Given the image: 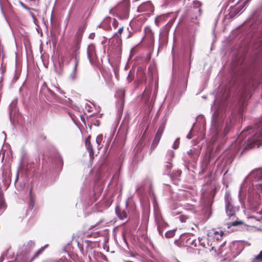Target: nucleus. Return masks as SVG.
<instances>
[{"label": "nucleus", "mask_w": 262, "mask_h": 262, "mask_svg": "<svg viewBox=\"0 0 262 262\" xmlns=\"http://www.w3.org/2000/svg\"><path fill=\"white\" fill-rule=\"evenodd\" d=\"M248 186L247 201L251 210L260 217L255 216L257 221L262 220V169L257 168L252 171L245 179L238 192L241 201L245 196V189Z\"/></svg>", "instance_id": "1"}, {"label": "nucleus", "mask_w": 262, "mask_h": 262, "mask_svg": "<svg viewBox=\"0 0 262 262\" xmlns=\"http://www.w3.org/2000/svg\"><path fill=\"white\" fill-rule=\"evenodd\" d=\"M215 101L216 100L214 101L211 106V109L214 110V112L212 114L211 130L214 135H217L221 129L224 116L219 108H215Z\"/></svg>", "instance_id": "2"}, {"label": "nucleus", "mask_w": 262, "mask_h": 262, "mask_svg": "<svg viewBox=\"0 0 262 262\" xmlns=\"http://www.w3.org/2000/svg\"><path fill=\"white\" fill-rule=\"evenodd\" d=\"M137 12L142 13V15L137 19L138 21H141V23L144 22L147 18L153 13L154 7L150 1H147L142 3L137 8Z\"/></svg>", "instance_id": "3"}, {"label": "nucleus", "mask_w": 262, "mask_h": 262, "mask_svg": "<svg viewBox=\"0 0 262 262\" xmlns=\"http://www.w3.org/2000/svg\"><path fill=\"white\" fill-rule=\"evenodd\" d=\"M79 49L80 45L79 43H77L72 50L71 58L74 60V67L72 72L69 75V78L72 80H75L77 77V68L79 60Z\"/></svg>", "instance_id": "4"}, {"label": "nucleus", "mask_w": 262, "mask_h": 262, "mask_svg": "<svg viewBox=\"0 0 262 262\" xmlns=\"http://www.w3.org/2000/svg\"><path fill=\"white\" fill-rule=\"evenodd\" d=\"M225 201L226 214L229 218H232L233 219L235 216V213L237 209L233 205L232 199L229 191H227L225 193Z\"/></svg>", "instance_id": "5"}, {"label": "nucleus", "mask_w": 262, "mask_h": 262, "mask_svg": "<svg viewBox=\"0 0 262 262\" xmlns=\"http://www.w3.org/2000/svg\"><path fill=\"white\" fill-rule=\"evenodd\" d=\"M262 144V128L261 132L256 133L251 138L247 140V146L249 148L258 147Z\"/></svg>", "instance_id": "6"}, {"label": "nucleus", "mask_w": 262, "mask_h": 262, "mask_svg": "<svg viewBox=\"0 0 262 262\" xmlns=\"http://www.w3.org/2000/svg\"><path fill=\"white\" fill-rule=\"evenodd\" d=\"M129 6V0H124L122 3L116 8V11L121 17L127 18L128 16Z\"/></svg>", "instance_id": "7"}, {"label": "nucleus", "mask_w": 262, "mask_h": 262, "mask_svg": "<svg viewBox=\"0 0 262 262\" xmlns=\"http://www.w3.org/2000/svg\"><path fill=\"white\" fill-rule=\"evenodd\" d=\"M242 0H238L234 7H231L228 11L229 18H232L237 15L241 14L244 10V6L240 5Z\"/></svg>", "instance_id": "8"}, {"label": "nucleus", "mask_w": 262, "mask_h": 262, "mask_svg": "<svg viewBox=\"0 0 262 262\" xmlns=\"http://www.w3.org/2000/svg\"><path fill=\"white\" fill-rule=\"evenodd\" d=\"M127 203L125 205V208L123 209L117 206L115 208V212L119 219L122 221L127 220L128 219V211L127 209Z\"/></svg>", "instance_id": "9"}, {"label": "nucleus", "mask_w": 262, "mask_h": 262, "mask_svg": "<svg viewBox=\"0 0 262 262\" xmlns=\"http://www.w3.org/2000/svg\"><path fill=\"white\" fill-rule=\"evenodd\" d=\"M87 56L91 63H93L96 58V54L95 46L91 44L88 46L87 48Z\"/></svg>", "instance_id": "10"}, {"label": "nucleus", "mask_w": 262, "mask_h": 262, "mask_svg": "<svg viewBox=\"0 0 262 262\" xmlns=\"http://www.w3.org/2000/svg\"><path fill=\"white\" fill-rule=\"evenodd\" d=\"M164 129V127L163 125H161L159 127L153 141L152 145L155 144V145H157L158 144L163 134Z\"/></svg>", "instance_id": "11"}, {"label": "nucleus", "mask_w": 262, "mask_h": 262, "mask_svg": "<svg viewBox=\"0 0 262 262\" xmlns=\"http://www.w3.org/2000/svg\"><path fill=\"white\" fill-rule=\"evenodd\" d=\"M155 221L157 225V228H163L167 226V224L163 220L160 214L156 213L155 214Z\"/></svg>", "instance_id": "12"}, {"label": "nucleus", "mask_w": 262, "mask_h": 262, "mask_svg": "<svg viewBox=\"0 0 262 262\" xmlns=\"http://www.w3.org/2000/svg\"><path fill=\"white\" fill-rule=\"evenodd\" d=\"M208 237L209 235L208 234L207 236L199 238V241L200 245L205 248H208L211 245V243L209 241Z\"/></svg>", "instance_id": "13"}, {"label": "nucleus", "mask_w": 262, "mask_h": 262, "mask_svg": "<svg viewBox=\"0 0 262 262\" xmlns=\"http://www.w3.org/2000/svg\"><path fill=\"white\" fill-rule=\"evenodd\" d=\"M17 101L13 100L9 105V117L11 120L12 117L16 112Z\"/></svg>", "instance_id": "14"}, {"label": "nucleus", "mask_w": 262, "mask_h": 262, "mask_svg": "<svg viewBox=\"0 0 262 262\" xmlns=\"http://www.w3.org/2000/svg\"><path fill=\"white\" fill-rule=\"evenodd\" d=\"M85 146L87 150L89 152V155L91 158L93 159L94 156V153L93 149V146L91 143L90 141L88 139H87L85 141Z\"/></svg>", "instance_id": "15"}, {"label": "nucleus", "mask_w": 262, "mask_h": 262, "mask_svg": "<svg viewBox=\"0 0 262 262\" xmlns=\"http://www.w3.org/2000/svg\"><path fill=\"white\" fill-rule=\"evenodd\" d=\"M103 140V136L101 135L98 136L96 139V143L98 150H99L103 146L102 141Z\"/></svg>", "instance_id": "16"}, {"label": "nucleus", "mask_w": 262, "mask_h": 262, "mask_svg": "<svg viewBox=\"0 0 262 262\" xmlns=\"http://www.w3.org/2000/svg\"><path fill=\"white\" fill-rule=\"evenodd\" d=\"M110 22H111V18H107L105 19L102 22L101 27L103 28L104 30H108L110 28H111L110 26Z\"/></svg>", "instance_id": "17"}, {"label": "nucleus", "mask_w": 262, "mask_h": 262, "mask_svg": "<svg viewBox=\"0 0 262 262\" xmlns=\"http://www.w3.org/2000/svg\"><path fill=\"white\" fill-rule=\"evenodd\" d=\"M125 95V90L123 89L118 90L116 92V96L122 101Z\"/></svg>", "instance_id": "18"}, {"label": "nucleus", "mask_w": 262, "mask_h": 262, "mask_svg": "<svg viewBox=\"0 0 262 262\" xmlns=\"http://www.w3.org/2000/svg\"><path fill=\"white\" fill-rule=\"evenodd\" d=\"M6 208V204L2 197H0V215L5 211Z\"/></svg>", "instance_id": "19"}, {"label": "nucleus", "mask_w": 262, "mask_h": 262, "mask_svg": "<svg viewBox=\"0 0 262 262\" xmlns=\"http://www.w3.org/2000/svg\"><path fill=\"white\" fill-rule=\"evenodd\" d=\"M11 179L9 175H8L7 177H5L4 180H3V182L5 185V186L6 187H8L10 183Z\"/></svg>", "instance_id": "20"}, {"label": "nucleus", "mask_w": 262, "mask_h": 262, "mask_svg": "<svg viewBox=\"0 0 262 262\" xmlns=\"http://www.w3.org/2000/svg\"><path fill=\"white\" fill-rule=\"evenodd\" d=\"M124 27L123 26H120L118 29L117 32H115L114 36H116L120 37L123 30Z\"/></svg>", "instance_id": "21"}, {"label": "nucleus", "mask_w": 262, "mask_h": 262, "mask_svg": "<svg viewBox=\"0 0 262 262\" xmlns=\"http://www.w3.org/2000/svg\"><path fill=\"white\" fill-rule=\"evenodd\" d=\"M174 235V230L168 231L165 234V236L167 238H171Z\"/></svg>", "instance_id": "22"}, {"label": "nucleus", "mask_w": 262, "mask_h": 262, "mask_svg": "<svg viewBox=\"0 0 262 262\" xmlns=\"http://www.w3.org/2000/svg\"><path fill=\"white\" fill-rule=\"evenodd\" d=\"M254 259L257 261H262V250L255 256Z\"/></svg>", "instance_id": "23"}, {"label": "nucleus", "mask_w": 262, "mask_h": 262, "mask_svg": "<svg viewBox=\"0 0 262 262\" xmlns=\"http://www.w3.org/2000/svg\"><path fill=\"white\" fill-rule=\"evenodd\" d=\"M241 223H239L236 221H233L232 222H229L227 223L228 228H230L231 226H237L239 224H241Z\"/></svg>", "instance_id": "24"}, {"label": "nucleus", "mask_w": 262, "mask_h": 262, "mask_svg": "<svg viewBox=\"0 0 262 262\" xmlns=\"http://www.w3.org/2000/svg\"><path fill=\"white\" fill-rule=\"evenodd\" d=\"M43 86H44V89L45 90H46L47 92H49V93L53 97H54L55 96V94L50 89H49V88H48L47 86H46V84H44Z\"/></svg>", "instance_id": "25"}, {"label": "nucleus", "mask_w": 262, "mask_h": 262, "mask_svg": "<svg viewBox=\"0 0 262 262\" xmlns=\"http://www.w3.org/2000/svg\"><path fill=\"white\" fill-rule=\"evenodd\" d=\"M179 143H180V139L179 138L176 139L173 144V148L174 149H177L179 147Z\"/></svg>", "instance_id": "26"}, {"label": "nucleus", "mask_w": 262, "mask_h": 262, "mask_svg": "<svg viewBox=\"0 0 262 262\" xmlns=\"http://www.w3.org/2000/svg\"><path fill=\"white\" fill-rule=\"evenodd\" d=\"M56 159L58 162V165L59 166H62L63 164L62 159L61 157V156L59 155H58L56 157Z\"/></svg>", "instance_id": "27"}, {"label": "nucleus", "mask_w": 262, "mask_h": 262, "mask_svg": "<svg viewBox=\"0 0 262 262\" xmlns=\"http://www.w3.org/2000/svg\"><path fill=\"white\" fill-rule=\"evenodd\" d=\"M196 152V149L195 148L190 149L189 151H187V154L189 156H192L193 154H195Z\"/></svg>", "instance_id": "28"}, {"label": "nucleus", "mask_w": 262, "mask_h": 262, "mask_svg": "<svg viewBox=\"0 0 262 262\" xmlns=\"http://www.w3.org/2000/svg\"><path fill=\"white\" fill-rule=\"evenodd\" d=\"M112 26L114 29H116V28L118 26V22L115 19H113L112 22Z\"/></svg>", "instance_id": "29"}, {"label": "nucleus", "mask_w": 262, "mask_h": 262, "mask_svg": "<svg viewBox=\"0 0 262 262\" xmlns=\"http://www.w3.org/2000/svg\"><path fill=\"white\" fill-rule=\"evenodd\" d=\"M84 27L83 26H81L78 29L77 33L81 35L82 32L84 31Z\"/></svg>", "instance_id": "30"}, {"label": "nucleus", "mask_w": 262, "mask_h": 262, "mask_svg": "<svg viewBox=\"0 0 262 262\" xmlns=\"http://www.w3.org/2000/svg\"><path fill=\"white\" fill-rule=\"evenodd\" d=\"M19 3H20V5H21V6L23 8H24L25 9L27 10H30V8H28L27 6H26L23 2L20 1Z\"/></svg>", "instance_id": "31"}, {"label": "nucleus", "mask_w": 262, "mask_h": 262, "mask_svg": "<svg viewBox=\"0 0 262 262\" xmlns=\"http://www.w3.org/2000/svg\"><path fill=\"white\" fill-rule=\"evenodd\" d=\"M55 88L56 89V90L59 92L60 94H64V92L63 91H62L60 88L58 87V86H55Z\"/></svg>", "instance_id": "32"}, {"label": "nucleus", "mask_w": 262, "mask_h": 262, "mask_svg": "<svg viewBox=\"0 0 262 262\" xmlns=\"http://www.w3.org/2000/svg\"><path fill=\"white\" fill-rule=\"evenodd\" d=\"M192 130V128H191L189 133L188 134V135L187 136V138L188 139H190L192 138V136L191 134V131Z\"/></svg>", "instance_id": "33"}, {"label": "nucleus", "mask_w": 262, "mask_h": 262, "mask_svg": "<svg viewBox=\"0 0 262 262\" xmlns=\"http://www.w3.org/2000/svg\"><path fill=\"white\" fill-rule=\"evenodd\" d=\"M158 229V230L159 231V234L161 236H162L163 235V230H162V228H157Z\"/></svg>", "instance_id": "34"}, {"label": "nucleus", "mask_w": 262, "mask_h": 262, "mask_svg": "<svg viewBox=\"0 0 262 262\" xmlns=\"http://www.w3.org/2000/svg\"><path fill=\"white\" fill-rule=\"evenodd\" d=\"M229 127L228 126H226L225 127V128H224V133H225V134H227L228 133V132H229Z\"/></svg>", "instance_id": "35"}, {"label": "nucleus", "mask_w": 262, "mask_h": 262, "mask_svg": "<svg viewBox=\"0 0 262 262\" xmlns=\"http://www.w3.org/2000/svg\"><path fill=\"white\" fill-rule=\"evenodd\" d=\"M250 0H246L243 4H242V6H244V7L246 5H248V3L250 2Z\"/></svg>", "instance_id": "36"}, {"label": "nucleus", "mask_w": 262, "mask_h": 262, "mask_svg": "<svg viewBox=\"0 0 262 262\" xmlns=\"http://www.w3.org/2000/svg\"><path fill=\"white\" fill-rule=\"evenodd\" d=\"M133 32L129 31H128V34L127 35V38H130L132 35H133Z\"/></svg>", "instance_id": "37"}, {"label": "nucleus", "mask_w": 262, "mask_h": 262, "mask_svg": "<svg viewBox=\"0 0 262 262\" xmlns=\"http://www.w3.org/2000/svg\"><path fill=\"white\" fill-rule=\"evenodd\" d=\"M180 220L181 222H185V219H184V217L183 216H181L180 217Z\"/></svg>", "instance_id": "38"}, {"label": "nucleus", "mask_w": 262, "mask_h": 262, "mask_svg": "<svg viewBox=\"0 0 262 262\" xmlns=\"http://www.w3.org/2000/svg\"><path fill=\"white\" fill-rule=\"evenodd\" d=\"M101 257H102V259L104 260H107V258L106 257V256H105L103 254H102L101 255Z\"/></svg>", "instance_id": "39"}, {"label": "nucleus", "mask_w": 262, "mask_h": 262, "mask_svg": "<svg viewBox=\"0 0 262 262\" xmlns=\"http://www.w3.org/2000/svg\"><path fill=\"white\" fill-rule=\"evenodd\" d=\"M18 177H19V170H17V173H16V176L15 182H16V181L18 180Z\"/></svg>", "instance_id": "40"}, {"label": "nucleus", "mask_w": 262, "mask_h": 262, "mask_svg": "<svg viewBox=\"0 0 262 262\" xmlns=\"http://www.w3.org/2000/svg\"><path fill=\"white\" fill-rule=\"evenodd\" d=\"M194 11H198L200 13H201V9L196 8L194 9Z\"/></svg>", "instance_id": "41"}, {"label": "nucleus", "mask_w": 262, "mask_h": 262, "mask_svg": "<svg viewBox=\"0 0 262 262\" xmlns=\"http://www.w3.org/2000/svg\"><path fill=\"white\" fill-rule=\"evenodd\" d=\"M170 155L171 156V157H173V156H174V152L173 151H172V150H170Z\"/></svg>", "instance_id": "42"}, {"label": "nucleus", "mask_w": 262, "mask_h": 262, "mask_svg": "<svg viewBox=\"0 0 262 262\" xmlns=\"http://www.w3.org/2000/svg\"><path fill=\"white\" fill-rule=\"evenodd\" d=\"M171 163H169V165H167V167L168 169H170L171 168Z\"/></svg>", "instance_id": "43"}, {"label": "nucleus", "mask_w": 262, "mask_h": 262, "mask_svg": "<svg viewBox=\"0 0 262 262\" xmlns=\"http://www.w3.org/2000/svg\"><path fill=\"white\" fill-rule=\"evenodd\" d=\"M4 258L3 257V255H2V256L0 258V260L3 261V260H4Z\"/></svg>", "instance_id": "44"}, {"label": "nucleus", "mask_w": 262, "mask_h": 262, "mask_svg": "<svg viewBox=\"0 0 262 262\" xmlns=\"http://www.w3.org/2000/svg\"><path fill=\"white\" fill-rule=\"evenodd\" d=\"M31 192H32V190L31 189V190H30V198H31V199H32V194H31Z\"/></svg>", "instance_id": "45"}, {"label": "nucleus", "mask_w": 262, "mask_h": 262, "mask_svg": "<svg viewBox=\"0 0 262 262\" xmlns=\"http://www.w3.org/2000/svg\"><path fill=\"white\" fill-rule=\"evenodd\" d=\"M94 36V34H91V35H90V38H93V37Z\"/></svg>", "instance_id": "46"}, {"label": "nucleus", "mask_w": 262, "mask_h": 262, "mask_svg": "<svg viewBox=\"0 0 262 262\" xmlns=\"http://www.w3.org/2000/svg\"><path fill=\"white\" fill-rule=\"evenodd\" d=\"M127 79L129 81H131V79H130L129 78V75H128V77H127Z\"/></svg>", "instance_id": "47"}, {"label": "nucleus", "mask_w": 262, "mask_h": 262, "mask_svg": "<svg viewBox=\"0 0 262 262\" xmlns=\"http://www.w3.org/2000/svg\"><path fill=\"white\" fill-rule=\"evenodd\" d=\"M223 234V232L222 231L221 232L220 237L222 236V234Z\"/></svg>", "instance_id": "48"}, {"label": "nucleus", "mask_w": 262, "mask_h": 262, "mask_svg": "<svg viewBox=\"0 0 262 262\" xmlns=\"http://www.w3.org/2000/svg\"><path fill=\"white\" fill-rule=\"evenodd\" d=\"M204 171H205V169H204V168H203L201 172L202 173H203V172H204Z\"/></svg>", "instance_id": "49"}, {"label": "nucleus", "mask_w": 262, "mask_h": 262, "mask_svg": "<svg viewBox=\"0 0 262 262\" xmlns=\"http://www.w3.org/2000/svg\"><path fill=\"white\" fill-rule=\"evenodd\" d=\"M155 22H156V23L157 24V25H158V23H157V20H155Z\"/></svg>", "instance_id": "50"}, {"label": "nucleus", "mask_w": 262, "mask_h": 262, "mask_svg": "<svg viewBox=\"0 0 262 262\" xmlns=\"http://www.w3.org/2000/svg\"><path fill=\"white\" fill-rule=\"evenodd\" d=\"M215 234H217L218 233V232L217 231H216L214 232Z\"/></svg>", "instance_id": "51"}, {"label": "nucleus", "mask_w": 262, "mask_h": 262, "mask_svg": "<svg viewBox=\"0 0 262 262\" xmlns=\"http://www.w3.org/2000/svg\"><path fill=\"white\" fill-rule=\"evenodd\" d=\"M3 134H4L5 135V136H6V134L4 132H3Z\"/></svg>", "instance_id": "52"}, {"label": "nucleus", "mask_w": 262, "mask_h": 262, "mask_svg": "<svg viewBox=\"0 0 262 262\" xmlns=\"http://www.w3.org/2000/svg\"><path fill=\"white\" fill-rule=\"evenodd\" d=\"M126 262H132V261H127Z\"/></svg>", "instance_id": "53"}]
</instances>
